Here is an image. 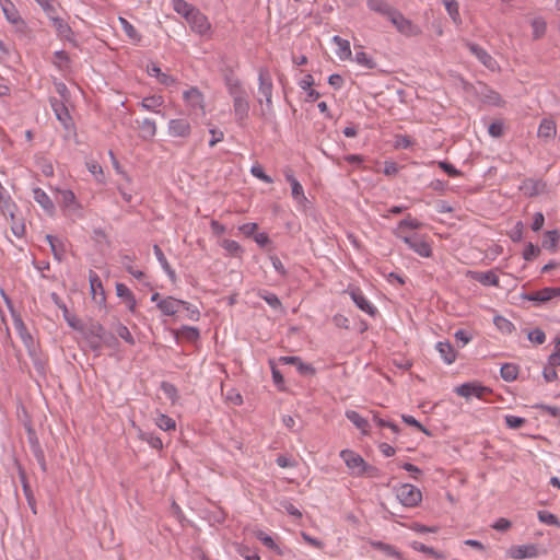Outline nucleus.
<instances>
[{"label":"nucleus","instance_id":"nucleus-28","mask_svg":"<svg viewBox=\"0 0 560 560\" xmlns=\"http://www.w3.org/2000/svg\"><path fill=\"white\" fill-rule=\"evenodd\" d=\"M366 4L370 10L377 12V13L386 16L387 19H389L392 13L395 11V8L390 7L384 0H368Z\"/></svg>","mask_w":560,"mask_h":560},{"label":"nucleus","instance_id":"nucleus-23","mask_svg":"<svg viewBox=\"0 0 560 560\" xmlns=\"http://www.w3.org/2000/svg\"><path fill=\"white\" fill-rule=\"evenodd\" d=\"M314 84V78L312 74H305L300 81L299 86L306 92V102H315L320 97L319 92L314 90L312 86Z\"/></svg>","mask_w":560,"mask_h":560},{"label":"nucleus","instance_id":"nucleus-64","mask_svg":"<svg viewBox=\"0 0 560 560\" xmlns=\"http://www.w3.org/2000/svg\"><path fill=\"white\" fill-rule=\"evenodd\" d=\"M494 324L501 329V330H505L506 332H511L514 328L513 324L505 319L504 317L502 316H495L494 317Z\"/></svg>","mask_w":560,"mask_h":560},{"label":"nucleus","instance_id":"nucleus-4","mask_svg":"<svg viewBox=\"0 0 560 560\" xmlns=\"http://www.w3.org/2000/svg\"><path fill=\"white\" fill-rule=\"evenodd\" d=\"M396 30L405 36L412 37L421 34V28L412 23L409 19L404 16L395 9L388 19Z\"/></svg>","mask_w":560,"mask_h":560},{"label":"nucleus","instance_id":"nucleus-45","mask_svg":"<svg viewBox=\"0 0 560 560\" xmlns=\"http://www.w3.org/2000/svg\"><path fill=\"white\" fill-rule=\"evenodd\" d=\"M46 240L51 248V252L54 254V256L58 259V260H61L62 259V256L65 254V248H63V244L56 237L51 236V235H46Z\"/></svg>","mask_w":560,"mask_h":560},{"label":"nucleus","instance_id":"nucleus-18","mask_svg":"<svg viewBox=\"0 0 560 560\" xmlns=\"http://www.w3.org/2000/svg\"><path fill=\"white\" fill-rule=\"evenodd\" d=\"M538 138L550 140L557 136V124L552 118H544L537 130Z\"/></svg>","mask_w":560,"mask_h":560},{"label":"nucleus","instance_id":"nucleus-5","mask_svg":"<svg viewBox=\"0 0 560 560\" xmlns=\"http://www.w3.org/2000/svg\"><path fill=\"white\" fill-rule=\"evenodd\" d=\"M340 457L343 459L346 466L353 476H362L366 471V462L354 451L342 450L340 452Z\"/></svg>","mask_w":560,"mask_h":560},{"label":"nucleus","instance_id":"nucleus-52","mask_svg":"<svg viewBox=\"0 0 560 560\" xmlns=\"http://www.w3.org/2000/svg\"><path fill=\"white\" fill-rule=\"evenodd\" d=\"M182 311H185V317L190 320H199L200 318V311L194 306L192 304L184 301V305L182 307Z\"/></svg>","mask_w":560,"mask_h":560},{"label":"nucleus","instance_id":"nucleus-29","mask_svg":"<svg viewBox=\"0 0 560 560\" xmlns=\"http://www.w3.org/2000/svg\"><path fill=\"white\" fill-rule=\"evenodd\" d=\"M346 417L348 420H350L360 431L362 434H369V421L363 418L361 415H359L354 410H347Z\"/></svg>","mask_w":560,"mask_h":560},{"label":"nucleus","instance_id":"nucleus-32","mask_svg":"<svg viewBox=\"0 0 560 560\" xmlns=\"http://www.w3.org/2000/svg\"><path fill=\"white\" fill-rule=\"evenodd\" d=\"M141 138L143 140H152L158 131V127L154 120L145 118L140 124Z\"/></svg>","mask_w":560,"mask_h":560},{"label":"nucleus","instance_id":"nucleus-56","mask_svg":"<svg viewBox=\"0 0 560 560\" xmlns=\"http://www.w3.org/2000/svg\"><path fill=\"white\" fill-rule=\"evenodd\" d=\"M540 254V248L533 243H528L523 252V258L527 261L536 258Z\"/></svg>","mask_w":560,"mask_h":560},{"label":"nucleus","instance_id":"nucleus-21","mask_svg":"<svg viewBox=\"0 0 560 560\" xmlns=\"http://www.w3.org/2000/svg\"><path fill=\"white\" fill-rule=\"evenodd\" d=\"M468 47L471 54L475 55L485 67L490 70L497 68V61L483 48L476 44H469Z\"/></svg>","mask_w":560,"mask_h":560},{"label":"nucleus","instance_id":"nucleus-35","mask_svg":"<svg viewBox=\"0 0 560 560\" xmlns=\"http://www.w3.org/2000/svg\"><path fill=\"white\" fill-rule=\"evenodd\" d=\"M530 27L533 32V39H540L547 31V22L541 16H536L530 21Z\"/></svg>","mask_w":560,"mask_h":560},{"label":"nucleus","instance_id":"nucleus-33","mask_svg":"<svg viewBox=\"0 0 560 560\" xmlns=\"http://www.w3.org/2000/svg\"><path fill=\"white\" fill-rule=\"evenodd\" d=\"M50 104L56 114L57 119L61 121L65 126H67L70 120L67 107L63 105L62 102L56 98L50 100Z\"/></svg>","mask_w":560,"mask_h":560},{"label":"nucleus","instance_id":"nucleus-42","mask_svg":"<svg viewBox=\"0 0 560 560\" xmlns=\"http://www.w3.org/2000/svg\"><path fill=\"white\" fill-rule=\"evenodd\" d=\"M410 547L416 550V551H419V552H423V553H427L438 560H443L445 557L443 553L439 552V551H435L433 548L431 547H428L425 545H423L422 542H419V541H412L410 542Z\"/></svg>","mask_w":560,"mask_h":560},{"label":"nucleus","instance_id":"nucleus-3","mask_svg":"<svg viewBox=\"0 0 560 560\" xmlns=\"http://www.w3.org/2000/svg\"><path fill=\"white\" fill-rule=\"evenodd\" d=\"M396 497L407 508H416L422 501L421 490L410 483H402L397 487Z\"/></svg>","mask_w":560,"mask_h":560},{"label":"nucleus","instance_id":"nucleus-50","mask_svg":"<svg viewBox=\"0 0 560 560\" xmlns=\"http://www.w3.org/2000/svg\"><path fill=\"white\" fill-rule=\"evenodd\" d=\"M354 61L363 68H375V61L364 51H358L354 56Z\"/></svg>","mask_w":560,"mask_h":560},{"label":"nucleus","instance_id":"nucleus-60","mask_svg":"<svg viewBox=\"0 0 560 560\" xmlns=\"http://www.w3.org/2000/svg\"><path fill=\"white\" fill-rule=\"evenodd\" d=\"M402 421L407 423L408 425L417 428L419 431L423 432L427 435H430V432L412 416L402 415L401 416Z\"/></svg>","mask_w":560,"mask_h":560},{"label":"nucleus","instance_id":"nucleus-13","mask_svg":"<svg viewBox=\"0 0 560 560\" xmlns=\"http://www.w3.org/2000/svg\"><path fill=\"white\" fill-rule=\"evenodd\" d=\"M422 226V223L418 221L417 219L411 218L410 215H407L404 220H401L397 228L394 230L395 236L402 240L409 235H411V231L420 229Z\"/></svg>","mask_w":560,"mask_h":560},{"label":"nucleus","instance_id":"nucleus-43","mask_svg":"<svg viewBox=\"0 0 560 560\" xmlns=\"http://www.w3.org/2000/svg\"><path fill=\"white\" fill-rule=\"evenodd\" d=\"M119 23H120V26L122 28V31L125 32L126 36L132 40L133 43H138L140 42V35L138 34V32L136 31V28L133 27L132 24H130L126 19L124 18H119Z\"/></svg>","mask_w":560,"mask_h":560},{"label":"nucleus","instance_id":"nucleus-31","mask_svg":"<svg viewBox=\"0 0 560 560\" xmlns=\"http://www.w3.org/2000/svg\"><path fill=\"white\" fill-rule=\"evenodd\" d=\"M560 242V233L558 230L546 231L542 240V247L556 252Z\"/></svg>","mask_w":560,"mask_h":560},{"label":"nucleus","instance_id":"nucleus-11","mask_svg":"<svg viewBox=\"0 0 560 560\" xmlns=\"http://www.w3.org/2000/svg\"><path fill=\"white\" fill-rule=\"evenodd\" d=\"M232 100L235 120L240 126H244L249 114V102L247 94Z\"/></svg>","mask_w":560,"mask_h":560},{"label":"nucleus","instance_id":"nucleus-6","mask_svg":"<svg viewBox=\"0 0 560 560\" xmlns=\"http://www.w3.org/2000/svg\"><path fill=\"white\" fill-rule=\"evenodd\" d=\"M454 392L468 400L472 397L485 399L491 393V389L479 382H469L455 387Z\"/></svg>","mask_w":560,"mask_h":560},{"label":"nucleus","instance_id":"nucleus-8","mask_svg":"<svg viewBox=\"0 0 560 560\" xmlns=\"http://www.w3.org/2000/svg\"><path fill=\"white\" fill-rule=\"evenodd\" d=\"M347 293L362 312L370 316H375L377 312L376 307L366 299L360 288L349 287Z\"/></svg>","mask_w":560,"mask_h":560},{"label":"nucleus","instance_id":"nucleus-38","mask_svg":"<svg viewBox=\"0 0 560 560\" xmlns=\"http://www.w3.org/2000/svg\"><path fill=\"white\" fill-rule=\"evenodd\" d=\"M443 3L445 5L446 12L451 16L452 21L455 24L462 23V18L459 14V4L456 0H443Z\"/></svg>","mask_w":560,"mask_h":560},{"label":"nucleus","instance_id":"nucleus-51","mask_svg":"<svg viewBox=\"0 0 560 560\" xmlns=\"http://www.w3.org/2000/svg\"><path fill=\"white\" fill-rule=\"evenodd\" d=\"M155 423L160 429L164 431H172L176 428L175 421L166 415H160Z\"/></svg>","mask_w":560,"mask_h":560},{"label":"nucleus","instance_id":"nucleus-24","mask_svg":"<svg viewBox=\"0 0 560 560\" xmlns=\"http://www.w3.org/2000/svg\"><path fill=\"white\" fill-rule=\"evenodd\" d=\"M435 348L446 364L455 362L457 352L448 341H440L436 343Z\"/></svg>","mask_w":560,"mask_h":560},{"label":"nucleus","instance_id":"nucleus-20","mask_svg":"<svg viewBox=\"0 0 560 560\" xmlns=\"http://www.w3.org/2000/svg\"><path fill=\"white\" fill-rule=\"evenodd\" d=\"M332 43L336 45V55L341 61L352 59V51L349 40L336 35L332 37Z\"/></svg>","mask_w":560,"mask_h":560},{"label":"nucleus","instance_id":"nucleus-53","mask_svg":"<svg viewBox=\"0 0 560 560\" xmlns=\"http://www.w3.org/2000/svg\"><path fill=\"white\" fill-rule=\"evenodd\" d=\"M527 338L535 345H542L546 341V334L540 328H536L528 331Z\"/></svg>","mask_w":560,"mask_h":560},{"label":"nucleus","instance_id":"nucleus-63","mask_svg":"<svg viewBox=\"0 0 560 560\" xmlns=\"http://www.w3.org/2000/svg\"><path fill=\"white\" fill-rule=\"evenodd\" d=\"M238 553L244 557L246 560H260L259 555L256 551H252L246 546H238Z\"/></svg>","mask_w":560,"mask_h":560},{"label":"nucleus","instance_id":"nucleus-17","mask_svg":"<svg viewBox=\"0 0 560 560\" xmlns=\"http://www.w3.org/2000/svg\"><path fill=\"white\" fill-rule=\"evenodd\" d=\"M509 556L513 559L536 558L538 549L535 545L513 546L509 550Z\"/></svg>","mask_w":560,"mask_h":560},{"label":"nucleus","instance_id":"nucleus-19","mask_svg":"<svg viewBox=\"0 0 560 560\" xmlns=\"http://www.w3.org/2000/svg\"><path fill=\"white\" fill-rule=\"evenodd\" d=\"M285 177H287V180L291 184V190H292L291 192H292L293 199L295 200V202L299 206L305 207L308 200L304 194V189H303L302 185L298 182V179L292 174H287Z\"/></svg>","mask_w":560,"mask_h":560},{"label":"nucleus","instance_id":"nucleus-14","mask_svg":"<svg viewBox=\"0 0 560 560\" xmlns=\"http://www.w3.org/2000/svg\"><path fill=\"white\" fill-rule=\"evenodd\" d=\"M183 305H184L183 300H178L173 296H166V298H163V300L159 301L158 308L165 316H174L179 311H182Z\"/></svg>","mask_w":560,"mask_h":560},{"label":"nucleus","instance_id":"nucleus-54","mask_svg":"<svg viewBox=\"0 0 560 560\" xmlns=\"http://www.w3.org/2000/svg\"><path fill=\"white\" fill-rule=\"evenodd\" d=\"M550 365L560 366V337L555 339L553 352L548 357L547 361Z\"/></svg>","mask_w":560,"mask_h":560},{"label":"nucleus","instance_id":"nucleus-55","mask_svg":"<svg viewBox=\"0 0 560 560\" xmlns=\"http://www.w3.org/2000/svg\"><path fill=\"white\" fill-rule=\"evenodd\" d=\"M558 365H550L548 362H547V365L544 368V371H542V376H544V380L547 382V383H550V382H555L558 380V373L556 371V368Z\"/></svg>","mask_w":560,"mask_h":560},{"label":"nucleus","instance_id":"nucleus-16","mask_svg":"<svg viewBox=\"0 0 560 560\" xmlns=\"http://www.w3.org/2000/svg\"><path fill=\"white\" fill-rule=\"evenodd\" d=\"M34 200L43 208V210L50 217L55 215L56 207L51 198L42 189H33Z\"/></svg>","mask_w":560,"mask_h":560},{"label":"nucleus","instance_id":"nucleus-61","mask_svg":"<svg viewBox=\"0 0 560 560\" xmlns=\"http://www.w3.org/2000/svg\"><path fill=\"white\" fill-rule=\"evenodd\" d=\"M250 173L253 176H255L256 178L265 182V183H271L272 179L270 176H268L262 167L260 165H254L252 168H250Z\"/></svg>","mask_w":560,"mask_h":560},{"label":"nucleus","instance_id":"nucleus-12","mask_svg":"<svg viewBox=\"0 0 560 560\" xmlns=\"http://www.w3.org/2000/svg\"><path fill=\"white\" fill-rule=\"evenodd\" d=\"M183 98L191 110H205V98L197 88H190L184 92Z\"/></svg>","mask_w":560,"mask_h":560},{"label":"nucleus","instance_id":"nucleus-26","mask_svg":"<svg viewBox=\"0 0 560 560\" xmlns=\"http://www.w3.org/2000/svg\"><path fill=\"white\" fill-rule=\"evenodd\" d=\"M147 72L150 77L156 78L158 82L163 85H172L175 79L167 73H164L159 66L151 63L147 67Z\"/></svg>","mask_w":560,"mask_h":560},{"label":"nucleus","instance_id":"nucleus-62","mask_svg":"<svg viewBox=\"0 0 560 560\" xmlns=\"http://www.w3.org/2000/svg\"><path fill=\"white\" fill-rule=\"evenodd\" d=\"M503 122L501 120H497L490 124L488 131L490 136L499 138L503 135Z\"/></svg>","mask_w":560,"mask_h":560},{"label":"nucleus","instance_id":"nucleus-34","mask_svg":"<svg viewBox=\"0 0 560 560\" xmlns=\"http://www.w3.org/2000/svg\"><path fill=\"white\" fill-rule=\"evenodd\" d=\"M523 299L538 303H546L552 300L550 287L542 288L538 291L525 294Z\"/></svg>","mask_w":560,"mask_h":560},{"label":"nucleus","instance_id":"nucleus-22","mask_svg":"<svg viewBox=\"0 0 560 560\" xmlns=\"http://www.w3.org/2000/svg\"><path fill=\"white\" fill-rule=\"evenodd\" d=\"M116 294L118 298L122 299V301L125 302V304L127 305L128 310L131 313L136 312L137 301L135 299L133 293L126 284L117 283L116 284Z\"/></svg>","mask_w":560,"mask_h":560},{"label":"nucleus","instance_id":"nucleus-30","mask_svg":"<svg viewBox=\"0 0 560 560\" xmlns=\"http://www.w3.org/2000/svg\"><path fill=\"white\" fill-rule=\"evenodd\" d=\"M1 9L7 18V20L12 23L16 24L20 22V15L19 12L14 5V3L11 0H0Z\"/></svg>","mask_w":560,"mask_h":560},{"label":"nucleus","instance_id":"nucleus-58","mask_svg":"<svg viewBox=\"0 0 560 560\" xmlns=\"http://www.w3.org/2000/svg\"><path fill=\"white\" fill-rule=\"evenodd\" d=\"M259 296L264 299L272 308H280L281 302L279 298L273 293L261 292Z\"/></svg>","mask_w":560,"mask_h":560},{"label":"nucleus","instance_id":"nucleus-10","mask_svg":"<svg viewBox=\"0 0 560 560\" xmlns=\"http://www.w3.org/2000/svg\"><path fill=\"white\" fill-rule=\"evenodd\" d=\"M191 30L200 35H206L211 30V24L208 18L196 9L190 16L186 20Z\"/></svg>","mask_w":560,"mask_h":560},{"label":"nucleus","instance_id":"nucleus-25","mask_svg":"<svg viewBox=\"0 0 560 560\" xmlns=\"http://www.w3.org/2000/svg\"><path fill=\"white\" fill-rule=\"evenodd\" d=\"M173 332L177 341L185 340L188 342H196L200 337L199 330L190 326H183Z\"/></svg>","mask_w":560,"mask_h":560},{"label":"nucleus","instance_id":"nucleus-9","mask_svg":"<svg viewBox=\"0 0 560 560\" xmlns=\"http://www.w3.org/2000/svg\"><path fill=\"white\" fill-rule=\"evenodd\" d=\"M167 132L174 138H188L191 135V125L185 118L171 119L167 125Z\"/></svg>","mask_w":560,"mask_h":560},{"label":"nucleus","instance_id":"nucleus-37","mask_svg":"<svg viewBox=\"0 0 560 560\" xmlns=\"http://www.w3.org/2000/svg\"><path fill=\"white\" fill-rule=\"evenodd\" d=\"M370 544L374 549L382 551L386 556L402 560L401 553L394 546L382 541H371Z\"/></svg>","mask_w":560,"mask_h":560},{"label":"nucleus","instance_id":"nucleus-44","mask_svg":"<svg viewBox=\"0 0 560 560\" xmlns=\"http://www.w3.org/2000/svg\"><path fill=\"white\" fill-rule=\"evenodd\" d=\"M255 536L257 539H259L267 548L272 549L277 551L278 555H282L281 549L279 546L275 542L273 538L269 535H267L262 530H256Z\"/></svg>","mask_w":560,"mask_h":560},{"label":"nucleus","instance_id":"nucleus-2","mask_svg":"<svg viewBox=\"0 0 560 560\" xmlns=\"http://www.w3.org/2000/svg\"><path fill=\"white\" fill-rule=\"evenodd\" d=\"M58 202L67 217L81 218L83 207L77 199L74 192L69 189H57Z\"/></svg>","mask_w":560,"mask_h":560},{"label":"nucleus","instance_id":"nucleus-46","mask_svg":"<svg viewBox=\"0 0 560 560\" xmlns=\"http://www.w3.org/2000/svg\"><path fill=\"white\" fill-rule=\"evenodd\" d=\"M501 377L506 382H513L517 378L518 369L515 364L506 363L501 368Z\"/></svg>","mask_w":560,"mask_h":560},{"label":"nucleus","instance_id":"nucleus-36","mask_svg":"<svg viewBox=\"0 0 560 560\" xmlns=\"http://www.w3.org/2000/svg\"><path fill=\"white\" fill-rule=\"evenodd\" d=\"M225 84L232 98L247 94L242 82L236 78H228Z\"/></svg>","mask_w":560,"mask_h":560},{"label":"nucleus","instance_id":"nucleus-40","mask_svg":"<svg viewBox=\"0 0 560 560\" xmlns=\"http://www.w3.org/2000/svg\"><path fill=\"white\" fill-rule=\"evenodd\" d=\"M172 4L174 11L184 16L185 20H187L190 16V13L196 10V8H194L185 0H172Z\"/></svg>","mask_w":560,"mask_h":560},{"label":"nucleus","instance_id":"nucleus-27","mask_svg":"<svg viewBox=\"0 0 560 560\" xmlns=\"http://www.w3.org/2000/svg\"><path fill=\"white\" fill-rule=\"evenodd\" d=\"M89 281L92 298L94 300H97V298L100 296V302H103L105 300V294L100 277L95 272L91 271L89 275Z\"/></svg>","mask_w":560,"mask_h":560},{"label":"nucleus","instance_id":"nucleus-7","mask_svg":"<svg viewBox=\"0 0 560 560\" xmlns=\"http://www.w3.org/2000/svg\"><path fill=\"white\" fill-rule=\"evenodd\" d=\"M401 241L421 257H431L432 247L424 236L413 233Z\"/></svg>","mask_w":560,"mask_h":560},{"label":"nucleus","instance_id":"nucleus-49","mask_svg":"<svg viewBox=\"0 0 560 560\" xmlns=\"http://www.w3.org/2000/svg\"><path fill=\"white\" fill-rule=\"evenodd\" d=\"M220 245L222 246V248H224L228 253H230L233 256H240L243 252L241 245L233 240H222Z\"/></svg>","mask_w":560,"mask_h":560},{"label":"nucleus","instance_id":"nucleus-47","mask_svg":"<svg viewBox=\"0 0 560 560\" xmlns=\"http://www.w3.org/2000/svg\"><path fill=\"white\" fill-rule=\"evenodd\" d=\"M115 331L117 336L125 340L128 345L133 346L136 343V340L131 335L130 330L124 324L117 323V325L115 326Z\"/></svg>","mask_w":560,"mask_h":560},{"label":"nucleus","instance_id":"nucleus-39","mask_svg":"<svg viewBox=\"0 0 560 560\" xmlns=\"http://www.w3.org/2000/svg\"><path fill=\"white\" fill-rule=\"evenodd\" d=\"M164 103V100L160 95H153L149 97H144L141 102V107L145 110H151L158 113V108H160Z\"/></svg>","mask_w":560,"mask_h":560},{"label":"nucleus","instance_id":"nucleus-15","mask_svg":"<svg viewBox=\"0 0 560 560\" xmlns=\"http://www.w3.org/2000/svg\"><path fill=\"white\" fill-rule=\"evenodd\" d=\"M466 276L486 287H499L500 283L498 275L492 270L486 272L469 270Z\"/></svg>","mask_w":560,"mask_h":560},{"label":"nucleus","instance_id":"nucleus-41","mask_svg":"<svg viewBox=\"0 0 560 560\" xmlns=\"http://www.w3.org/2000/svg\"><path fill=\"white\" fill-rule=\"evenodd\" d=\"M545 184L538 180L527 179L523 183L522 189L526 195L535 196L542 191Z\"/></svg>","mask_w":560,"mask_h":560},{"label":"nucleus","instance_id":"nucleus-57","mask_svg":"<svg viewBox=\"0 0 560 560\" xmlns=\"http://www.w3.org/2000/svg\"><path fill=\"white\" fill-rule=\"evenodd\" d=\"M538 518L541 523L547 525H559L557 516L547 511H539Z\"/></svg>","mask_w":560,"mask_h":560},{"label":"nucleus","instance_id":"nucleus-1","mask_svg":"<svg viewBox=\"0 0 560 560\" xmlns=\"http://www.w3.org/2000/svg\"><path fill=\"white\" fill-rule=\"evenodd\" d=\"M258 102L261 105L260 115L267 116L272 112L273 83L267 69H260L258 74Z\"/></svg>","mask_w":560,"mask_h":560},{"label":"nucleus","instance_id":"nucleus-48","mask_svg":"<svg viewBox=\"0 0 560 560\" xmlns=\"http://www.w3.org/2000/svg\"><path fill=\"white\" fill-rule=\"evenodd\" d=\"M153 252H154V254L156 256V259L162 265L163 269L167 272V275L171 278H174L175 277V271L171 268V266H170L165 255L163 254L162 249L158 245H154Z\"/></svg>","mask_w":560,"mask_h":560},{"label":"nucleus","instance_id":"nucleus-59","mask_svg":"<svg viewBox=\"0 0 560 560\" xmlns=\"http://www.w3.org/2000/svg\"><path fill=\"white\" fill-rule=\"evenodd\" d=\"M505 423L511 429H518L524 425L525 419L512 415L505 416Z\"/></svg>","mask_w":560,"mask_h":560}]
</instances>
